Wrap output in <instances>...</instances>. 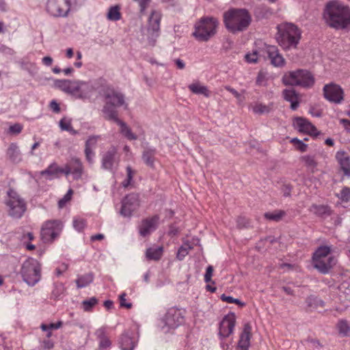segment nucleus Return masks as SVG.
I'll list each match as a JSON object with an SVG mask.
<instances>
[{"mask_svg": "<svg viewBox=\"0 0 350 350\" xmlns=\"http://www.w3.org/2000/svg\"><path fill=\"white\" fill-rule=\"evenodd\" d=\"M59 126L62 131H68L71 126V119L66 117L63 118L59 122Z\"/></svg>", "mask_w": 350, "mask_h": 350, "instance_id": "864d4df0", "label": "nucleus"}, {"mask_svg": "<svg viewBox=\"0 0 350 350\" xmlns=\"http://www.w3.org/2000/svg\"><path fill=\"white\" fill-rule=\"evenodd\" d=\"M54 344L50 339H45L42 341V347L44 349H51L53 347Z\"/></svg>", "mask_w": 350, "mask_h": 350, "instance_id": "bf43d9fd", "label": "nucleus"}, {"mask_svg": "<svg viewBox=\"0 0 350 350\" xmlns=\"http://www.w3.org/2000/svg\"><path fill=\"white\" fill-rule=\"evenodd\" d=\"M307 306L310 309H317L324 306V301L314 295H310L306 299Z\"/></svg>", "mask_w": 350, "mask_h": 350, "instance_id": "f704fd0d", "label": "nucleus"}, {"mask_svg": "<svg viewBox=\"0 0 350 350\" xmlns=\"http://www.w3.org/2000/svg\"><path fill=\"white\" fill-rule=\"evenodd\" d=\"M100 137L98 135H92L90 136L85 142V154L87 161L90 163H93L94 157L95 155L94 149L96 148L98 139Z\"/></svg>", "mask_w": 350, "mask_h": 350, "instance_id": "b1692460", "label": "nucleus"}, {"mask_svg": "<svg viewBox=\"0 0 350 350\" xmlns=\"http://www.w3.org/2000/svg\"><path fill=\"white\" fill-rule=\"evenodd\" d=\"M50 108L55 113H59L60 111V107H59V104L55 100H53L51 103H50Z\"/></svg>", "mask_w": 350, "mask_h": 350, "instance_id": "680f3d73", "label": "nucleus"}, {"mask_svg": "<svg viewBox=\"0 0 350 350\" xmlns=\"http://www.w3.org/2000/svg\"><path fill=\"white\" fill-rule=\"evenodd\" d=\"M310 211L318 217L323 219L332 215L331 208L327 205L313 204L310 208Z\"/></svg>", "mask_w": 350, "mask_h": 350, "instance_id": "cd10ccee", "label": "nucleus"}, {"mask_svg": "<svg viewBox=\"0 0 350 350\" xmlns=\"http://www.w3.org/2000/svg\"><path fill=\"white\" fill-rule=\"evenodd\" d=\"M293 125L299 132L307 133L315 137L319 135V132L317 131L315 126L306 118L301 117L295 118L293 121Z\"/></svg>", "mask_w": 350, "mask_h": 350, "instance_id": "6ab92c4d", "label": "nucleus"}, {"mask_svg": "<svg viewBox=\"0 0 350 350\" xmlns=\"http://www.w3.org/2000/svg\"><path fill=\"white\" fill-rule=\"evenodd\" d=\"M189 89L194 94L208 96V90L206 87L200 83H192L189 85Z\"/></svg>", "mask_w": 350, "mask_h": 350, "instance_id": "58836bf2", "label": "nucleus"}, {"mask_svg": "<svg viewBox=\"0 0 350 350\" xmlns=\"http://www.w3.org/2000/svg\"><path fill=\"white\" fill-rule=\"evenodd\" d=\"M285 98L286 101L291 103V109L293 111L297 110L301 100L300 95L293 89H286Z\"/></svg>", "mask_w": 350, "mask_h": 350, "instance_id": "393cba45", "label": "nucleus"}, {"mask_svg": "<svg viewBox=\"0 0 350 350\" xmlns=\"http://www.w3.org/2000/svg\"><path fill=\"white\" fill-rule=\"evenodd\" d=\"M122 350H133L135 347V342L127 334H122L120 340Z\"/></svg>", "mask_w": 350, "mask_h": 350, "instance_id": "72a5a7b5", "label": "nucleus"}, {"mask_svg": "<svg viewBox=\"0 0 350 350\" xmlns=\"http://www.w3.org/2000/svg\"><path fill=\"white\" fill-rule=\"evenodd\" d=\"M258 53H261L262 55H267V57L271 61V64L274 66L278 67L283 65L284 59L282 55L279 53L277 46L273 45H267L264 44L262 48H261ZM258 52L254 51L252 54L245 55V59L249 63H256L257 62Z\"/></svg>", "mask_w": 350, "mask_h": 350, "instance_id": "6e6552de", "label": "nucleus"}, {"mask_svg": "<svg viewBox=\"0 0 350 350\" xmlns=\"http://www.w3.org/2000/svg\"><path fill=\"white\" fill-rule=\"evenodd\" d=\"M343 90L340 86L334 84H327L323 87L324 97L331 103H340L343 99Z\"/></svg>", "mask_w": 350, "mask_h": 350, "instance_id": "f3484780", "label": "nucleus"}, {"mask_svg": "<svg viewBox=\"0 0 350 350\" xmlns=\"http://www.w3.org/2000/svg\"><path fill=\"white\" fill-rule=\"evenodd\" d=\"M237 226L239 228L245 227V226H246V224H247L246 219L245 217H239L237 219Z\"/></svg>", "mask_w": 350, "mask_h": 350, "instance_id": "338daca9", "label": "nucleus"}, {"mask_svg": "<svg viewBox=\"0 0 350 350\" xmlns=\"http://www.w3.org/2000/svg\"><path fill=\"white\" fill-rule=\"evenodd\" d=\"M75 81H70L68 79H56L54 81V85L55 88H59L62 91L71 94H74V85Z\"/></svg>", "mask_w": 350, "mask_h": 350, "instance_id": "bb28decb", "label": "nucleus"}, {"mask_svg": "<svg viewBox=\"0 0 350 350\" xmlns=\"http://www.w3.org/2000/svg\"><path fill=\"white\" fill-rule=\"evenodd\" d=\"M84 0H48L46 11L55 17H65L71 8L82 5Z\"/></svg>", "mask_w": 350, "mask_h": 350, "instance_id": "423d86ee", "label": "nucleus"}, {"mask_svg": "<svg viewBox=\"0 0 350 350\" xmlns=\"http://www.w3.org/2000/svg\"><path fill=\"white\" fill-rule=\"evenodd\" d=\"M278 36L276 37L280 45L284 44V26L282 24L278 25Z\"/></svg>", "mask_w": 350, "mask_h": 350, "instance_id": "603ef678", "label": "nucleus"}, {"mask_svg": "<svg viewBox=\"0 0 350 350\" xmlns=\"http://www.w3.org/2000/svg\"><path fill=\"white\" fill-rule=\"evenodd\" d=\"M23 129V126L21 124L16 123L12 125L8 129V133L12 135L19 134Z\"/></svg>", "mask_w": 350, "mask_h": 350, "instance_id": "5fc2aeb1", "label": "nucleus"}, {"mask_svg": "<svg viewBox=\"0 0 350 350\" xmlns=\"http://www.w3.org/2000/svg\"><path fill=\"white\" fill-rule=\"evenodd\" d=\"M135 1H137L139 4L141 12H143L146 10L148 3L150 1V0H135Z\"/></svg>", "mask_w": 350, "mask_h": 350, "instance_id": "e2e57ef3", "label": "nucleus"}, {"mask_svg": "<svg viewBox=\"0 0 350 350\" xmlns=\"http://www.w3.org/2000/svg\"><path fill=\"white\" fill-rule=\"evenodd\" d=\"M183 317L179 310L170 309L165 314L163 319L165 326L163 327V329H164L165 327H167V329L164 330V332H168L170 329H174L179 326L183 321Z\"/></svg>", "mask_w": 350, "mask_h": 350, "instance_id": "a211bd4d", "label": "nucleus"}, {"mask_svg": "<svg viewBox=\"0 0 350 350\" xmlns=\"http://www.w3.org/2000/svg\"><path fill=\"white\" fill-rule=\"evenodd\" d=\"M157 154V150L154 148L152 147H146L144 148L142 152V160L144 163L150 167H154V161H155V155Z\"/></svg>", "mask_w": 350, "mask_h": 350, "instance_id": "a878e982", "label": "nucleus"}, {"mask_svg": "<svg viewBox=\"0 0 350 350\" xmlns=\"http://www.w3.org/2000/svg\"><path fill=\"white\" fill-rule=\"evenodd\" d=\"M126 294L125 293H122L120 296V304L121 307L131 308L132 307V304L126 302Z\"/></svg>", "mask_w": 350, "mask_h": 350, "instance_id": "4d7b16f0", "label": "nucleus"}, {"mask_svg": "<svg viewBox=\"0 0 350 350\" xmlns=\"http://www.w3.org/2000/svg\"><path fill=\"white\" fill-rule=\"evenodd\" d=\"M72 170V174L74 176V178H79L82 174L83 167L80 160L77 158H73L69 162Z\"/></svg>", "mask_w": 350, "mask_h": 350, "instance_id": "7c9ffc66", "label": "nucleus"}, {"mask_svg": "<svg viewBox=\"0 0 350 350\" xmlns=\"http://www.w3.org/2000/svg\"><path fill=\"white\" fill-rule=\"evenodd\" d=\"M7 195L5 204L8 207L9 215L16 219L21 218L26 211L25 200L12 189L8 191Z\"/></svg>", "mask_w": 350, "mask_h": 350, "instance_id": "1a4fd4ad", "label": "nucleus"}, {"mask_svg": "<svg viewBox=\"0 0 350 350\" xmlns=\"http://www.w3.org/2000/svg\"><path fill=\"white\" fill-rule=\"evenodd\" d=\"M97 303H98V299L96 297H92L90 299L83 301L82 306L85 311L89 312V311L92 310V308L96 304H97Z\"/></svg>", "mask_w": 350, "mask_h": 350, "instance_id": "a18cd8bd", "label": "nucleus"}, {"mask_svg": "<svg viewBox=\"0 0 350 350\" xmlns=\"http://www.w3.org/2000/svg\"><path fill=\"white\" fill-rule=\"evenodd\" d=\"M338 332L340 334L343 336H347L348 332H349V327L348 325V323L345 320H340L338 325Z\"/></svg>", "mask_w": 350, "mask_h": 350, "instance_id": "de8ad7c7", "label": "nucleus"}, {"mask_svg": "<svg viewBox=\"0 0 350 350\" xmlns=\"http://www.w3.org/2000/svg\"><path fill=\"white\" fill-rule=\"evenodd\" d=\"M126 178L122 182V185L124 187H127L130 184L133 179L134 174H135V171H134L131 166L126 167Z\"/></svg>", "mask_w": 350, "mask_h": 350, "instance_id": "49530a36", "label": "nucleus"}, {"mask_svg": "<svg viewBox=\"0 0 350 350\" xmlns=\"http://www.w3.org/2000/svg\"><path fill=\"white\" fill-rule=\"evenodd\" d=\"M236 319L233 313L225 316L219 324V336L222 340L228 337L234 330Z\"/></svg>", "mask_w": 350, "mask_h": 350, "instance_id": "aec40b11", "label": "nucleus"}, {"mask_svg": "<svg viewBox=\"0 0 350 350\" xmlns=\"http://www.w3.org/2000/svg\"><path fill=\"white\" fill-rule=\"evenodd\" d=\"M107 19L111 21H118L120 17V8L118 5L111 7L107 15Z\"/></svg>", "mask_w": 350, "mask_h": 350, "instance_id": "79ce46f5", "label": "nucleus"}, {"mask_svg": "<svg viewBox=\"0 0 350 350\" xmlns=\"http://www.w3.org/2000/svg\"><path fill=\"white\" fill-rule=\"evenodd\" d=\"M284 211L282 210H275L273 212H267L264 214L265 218L269 221L278 222L281 221L284 216Z\"/></svg>", "mask_w": 350, "mask_h": 350, "instance_id": "c9c22d12", "label": "nucleus"}, {"mask_svg": "<svg viewBox=\"0 0 350 350\" xmlns=\"http://www.w3.org/2000/svg\"><path fill=\"white\" fill-rule=\"evenodd\" d=\"M179 232V230L178 228L174 226H171L170 230H169V234L170 236H175L177 235Z\"/></svg>", "mask_w": 350, "mask_h": 350, "instance_id": "774afa93", "label": "nucleus"}, {"mask_svg": "<svg viewBox=\"0 0 350 350\" xmlns=\"http://www.w3.org/2000/svg\"><path fill=\"white\" fill-rule=\"evenodd\" d=\"M63 225L59 220H49L46 221L40 231L41 239L44 243L52 242L62 231Z\"/></svg>", "mask_w": 350, "mask_h": 350, "instance_id": "ddd939ff", "label": "nucleus"}, {"mask_svg": "<svg viewBox=\"0 0 350 350\" xmlns=\"http://www.w3.org/2000/svg\"><path fill=\"white\" fill-rule=\"evenodd\" d=\"M93 279H94V276H93V274L91 273L81 275L76 280L77 286L78 288L85 287L88 284H90L91 282H92Z\"/></svg>", "mask_w": 350, "mask_h": 350, "instance_id": "e433bc0d", "label": "nucleus"}, {"mask_svg": "<svg viewBox=\"0 0 350 350\" xmlns=\"http://www.w3.org/2000/svg\"><path fill=\"white\" fill-rule=\"evenodd\" d=\"M253 112L258 115L268 114L272 111L271 105H265L262 103H257L253 107Z\"/></svg>", "mask_w": 350, "mask_h": 350, "instance_id": "a19ab883", "label": "nucleus"}, {"mask_svg": "<svg viewBox=\"0 0 350 350\" xmlns=\"http://www.w3.org/2000/svg\"><path fill=\"white\" fill-rule=\"evenodd\" d=\"M309 112L313 117L320 118L322 116V111L319 109L312 108L309 110Z\"/></svg>", "mask_w": 350, "mask_h": 350, "instance_id": "69168bd1", "label": "nucleus"}, {"mask_svg": "<svg viewBox=\"0 0 350 350\" xmlns=\"http://www.w3.org/2000/svg\"><path fill=\"white\" fill-rule=\"evenodd\" d=\"M301 34V30L297 25L291 23H286V56L293 61L297 59V55L291 57L288 51L297 50Z\"/></svg>", "mask_w": 350, "mask_h": 350, "instance_id": "9d476101", "label": "nucleus"}, {"mask_svg": "<svg viewBox=\"0 0 350 350\" xmlns=\"http://www.w3.org/2000/svg\"><path fill=\"white\" fill-rule=\"evenodd\" d=\"M332 245H320L312 255L313 267L321 273L327 274L336 264V258L331 255Z\"/></svg>", "mask_w": 350, "mask_h": 350, "instance_id": "7ed1b4c3", "label": "nucleus"}, {"mask_svg": "<svg viewBox=\"0 0 350 350\" xmlns=\"http://www.w3.org/2000/svg\"><path fill=\"white\" fill-rule=\"evenodd\" d=\"M40 271V265L38 260L33 258H28L23 263L21 273L23 281L29 286H33L41 278Z\"/></svg>", "mask_w": 350, "mask_h": 350, "instance_id": "0eeeda50", "label": "nucleus"}, {"mask_svg": "<svg viewBox=\"0 0 350 350\" xmlns=\"http://www.w3.org/2000/svg\"><path fill=\"white\" fill-rule=\"evenodd\" d=\"M163 254V247H156L147 249L146 258L149 260H159Z\"/></svg>", "mask_w": 350, "mask_h": 350, "instance_id": "473e14b6", "label": "nucleus"}, {"mask_svg": "<svg viewBox=\"0 0 350 350\" xmlns=\"http://www.w3.org/2000/svg\"><path fill=\"white\" fill-rule=\"evenodd\" d=\"M162 17V13L159 10H152L148 18V44L154 46L157 39L160 35V23Z\"/></svg>", "mask_w": 350, "mask_h": 350, "instance_id": "f8f14e48", "label": "nucleus"}, {"mask_svg": "<svg viewBox=\"0 0 350 350\" xmlns=\"http://www.w3.org/2000/svg\"><path fill=\"white\" fill-rule=\"evenodd\" d=\"M265 74L262 72H260L256 78V83L258 85H265Z\"/></svg>", "mask_w": 350, "mask_h": 350, "instance_id": "052dcab7", "label": "nucleus"}, {"mask_svg": "<svg viewBox=\"0 0 350 350\" xmlns=\"http://www.w3.org/2000/svg\"><path fill=\"white\" fill-rule=\"evenodd\" d=\"M213 272V267L211 265L208 266L206 267V273L204 275V281L206 283H208V282H211Z\"/></svg>", "mask_w": 350, "mask_h": 350, "instance_id": "6e6d98bb", "label": "nucleus"}, {"mask_svg": "<svg viewBox=\"0 0 350 350\" xmlns=\"http://www.w3.org/2000/svg\"><path fill=\"white\" fill-rule=\"evenodd\" d=\"M120 157L115 146H111L102 154L101 167L105 170L113 172L118 165Z\"/></svg>", "mask_w": 350, "mask_h": 350, "instance_id": "dca6fc26", "label": "nucleus"}, {"mask_svg": "<svg viewBox=\"0 0 350 350\" xmlns=\"http://www.w3.org/2000/svg\"><path fill=\"white\" fill-rule=\"evenodd\" d=\"M314 83V78L312 73L307 70L298 69L289 72L288 77L286 75V85L311 88Z\"/></svg>", "mask_w": 350, "mask_h": 350, "instance_id": "9b49d317", "label": "nucleus"}, {"mask_svg": "<svg viewBox=\"0 0 350 350\" xmlns=\"http://www.w3.org/2000/svg\"><path fill=\"white\" fill-rule=\"evenodd\" d=\"M338 198L343 202H350V188L345 187L341 191L340 194L338 195Z\"/></svg>", "mask_w": 350, "mask_h": 350, "instance_id": "8fccbe9b", "label": "nucleus"}, {"mask_svg": "<svg viewBox=\"0 0 350 350\" xmlns=\"http://www.w3.org/2000/svg\"><path fill=\"white\" fill-rule=\"evenodd\" d=\"M74 85L73 96L81 99L90 98L97 89L96 82L92 81H83L75 80Z\"/></svg>", "mask_w": 350, "mask_h": 350, "instance_id": "4468645a", "label": "nucleus"}, {"mask_svg": "<svg viewBox=\"0 0 350 350\" xmlns=\"http://www.w3.org/2000/svg\"><path fill=\"white\" fill-rule=\"evenodd\" d=\"M59 172L65 174L68 176L70 174H72V170L69 163L66 164L64 167L61 168Z\"/></svg>", "mask_w": 350, "mask_h": 350, "instance_id": "0e129e2a", "label": "nucleus"}, {"mask_svg": "<svg viewBox=\"0 0 350 350\" xmlns=\"http://www.w3.org/2000/svg\"><path fill=\"white\" fill-rule=\"evenodd\" d=\"M323 18L335 29H350V7L338 0L329 1L325 5Z\"/></svg>", "mask_w": 350, "mask_h": 350, "instance_id": "f257e3e1", "label": "nucleus"}, {"mask_svg": "<svg viewBox=\"0 0 350 350\" xmlns=\"http://www.w3.org/2000/svg\"><path fill=\"white\" fill-rule=\"evenodd\" d=\"M139 206V195L130 193L126 196L122 200V206L120 213L124 217H131Z\"/></svg>", "mask_w": 350, "mask_h": 350, "instance_id": "2eb2a0df", "label": "nucleus"}, {"mask_svg": "<svg viewBox=\"0 0 350 350\" xmlns=\"http://www.w3.org/2000/svg\"><path fill=\"white\" fill-rule=\"evenodd\" d=\"M252 327L249 323L244 325L238 342V350H248L250 345Z\"/></svg>", "mask_w": 350, "mask_h": 350, "instance_id": "5701e85b", "label": "nucleus"}, {"mask_svg": "<svg viewBox=\"0 0 350 350\" xmlns=\"http://www.w3.org/2000/svg\"><path fill=\"white\" fill-rule=\"evenodd\" d=\"M221 299L223 301H225V302H227L229 304H232V303L236 304L240 306L241 307H243L245 306V303L241 302L239 299L233 298L231 296H228L225 294H222L221 295Z\"/></svg>", "mask_w": 350, "mask_h": 350, "instance_id": "09e8293b", "label": "nucleus"}, {"mask_svg": "<svg viewBox=\"0 0 350 350\" xmlns=\"http://www.w3.org/2000/svg\"><path fill=\"white\" fill-rule=\"evenodd\" d=\"M336 159L345 176L350 177V157L344 150L336 152Z\"/></svg>", "mask_w": 350, "mask_h": 350, "instance_id": "4be33fe9", "label": "nucleus"}, {"mask_svg": "<svg viewBox=\"0 0 350 350\" xmlns=\"http://www.w3.org/2000/svg\"><path fill=\"white\" fill-rule=\"evenodd\" d=\"M290 142L293 144L295 148L297 150H299L301 152H304L307 150L308 145L304 143L303 141L299 139L298 138H292Z\"/></svg>", "mask_w": 350, "mask_h": 350, "instance_id": "c03bdc74", "label": "nucleus"}, {"mask_svg": "<svg viewBox=\"0 0 350 350\" xmlns=\"http://www.w3.org/2000/svg\"><path fill=\"white\" fill-rule=\"evenodd\" d=\"M85 226V221L83 219L80 217H75L73 219V227L75 230L81 232Z\"/></svg>", "mask_w": 350, "mask_h": 350, "instance_id": "3c124183", "label": "nucleus"}, {"mask_svg": "<svg viewBox=\"0 0 350 350\" xmlns=\"http://www.w3.org/2000/svg\"><path fill=\"white\" fill-rule=\"evenodd\" d=\"M218 21L214 17H203L196 24L193 36L202 42H207L216 33Z\"/></svg>", "mask_w": 350, "mask_h": 350, "instance_id": "39448f33", "label": "nucleus"}, {"mask_svg": "<svg viewBox=\"0 0 350 350\" xmlns=\"http://www.w3.org/2000/svg\"><path fill=\"white\" fill-rule=\"evenodd\" d=\"M8 159L13 163H17L21 161V155L18 146L15 143H12L7 150Z\"/></svg>", "mask_w": 350, "mask_h": 350, "instance_id": "c85d7f7f", "label": "nucleus"}, {"mask_svg": "<svg viewBox=\"0 0 350 350\" xmlns=\"http://www.w3.org/2000/svg\"><path fill=\"white\" fill-rule=\"evenodd\" d=\"M159 217L154 215L143 219L139 226V233L140 236L146 237L154 232L158 226Z\"/></svg>", "mask_w": 350, "mask_h": 350, "instance_id": "412c9836", "label": "nucleus"}, {"mask_svg": "<svg viewBox=\"0 0 350 350\" xmlns=\"http://www.w3.org/2000/svg\"><path fill=\"white\" fill-rule=\"evenodd\" d=\"M111 120L116 122L120 126V133L129 140H135L137 137L135 134L133 133L131 130L127 126V125L120 120L118 117L113 118Z\"/></svg>", "mask_w": 350, "mask_h": 350, "instance_id": "c756f323", "label": "nucleus"}, {"mask_svg": "<svg viewBox=\"0 0 350 350\" xmlns=\"http://www.w3.org/2000/svg\"><path fill=\"white\" fill-rule=\"evenodd\" d=\"M64 291V286L60 284L59 286H57L55 288L53 291L52 295L55 298H58Z\"/></svg>", "mask_w": 350, "mask_h": 350, "instance_id": "13d9d810", "label": "nucleus"}, {"mask_svg": "<svg viewBox=\"0 0 350 350\" xmlns=\"http://www.w3.org/2000/svg\"><path fill=\"white\" fill-rule=\"evenodd\" d=\"M103 96L105 105L103 107V112L105 114V118L107 120H112L118 117V111L116 108L121 106H124L125 108L127 107L124 100V95L113 88H106L103 92Z\"/></svg>", "mask_w": 350, "mask_h": 350, "instance_id": "20e7f679", "label": "nucleus"}, {"mask_svg": "<svg viewBox=\"0 0 350 350\" xmlns=\"http://www.w3.org/2000/svg\"><path fill=\"white\" fill-rule=\"evenodd\" d=\"M301 161L304 165L311 170H313L317 166V162L315 157L313 155H304L301 157Z\"/></svg>", "mask_w": 350, "mask_h": 350, "instance_id": "ea45409f", "label": "nucleus"}, {"mask_svg": "<svg viewBox=\"0 0 350 350\" xmlns=\"http://www.w3.org/2000/svg\"><path fill=\"white\" fill-rule=\"evenodd\" d=\"M252 21L251 14L245 9L233 8L224 14L225 27L233 34L245 31L250 25Z\"/></svg>", "mask_w": 350, "mask_h": 350, "instance_id": "f03ea898", "label": "nucleus"}, {"mask_svg": "<svg viewBox=\"0 0 350 350\" xmlns=\"http://www.w3.org/2000/svg\"><path fill=\"white\" fill-rule=\"evenodd\" d=\"M96 335L99 339V347L105 349L111 345V341L106 335L105 329L104 327L99 328L96 332Z\"/></svg>", "mask_w": 350, "mask_h": 350, "instance_id": "2f4dec72", "label": "nucleus"}, {"mask_svg": "<svg viewBox=\"0 0 350 350\" xmlns=\"http://www.w3.org/2000/svg\"><path fill=\"white\" fill-rule=\"evenodd\" d=\"M60 167L57 164H51L45 170L41 172L42 176L47 175L49 176V179H52L57 177V174L59 173Z\"/></svg>", "mask_w": 350, "mask_h": 350, "instance_id": "4c0bfd02", "label": "nucleus"}, {"mask_svg": "<svg viewBox=\"0 0 350 350\" xmlns=\"http://www.w3.org/2000/svg\"><path fill=\"white\" fill-rule=\"evenodd\" d=\"M193 249L191 245L188 243H184L178 249L176 258L179 260H183L184 258L188 254L189 251Z\"/></svg>", "mask_w": 350, "mask_h": 350, "instance_id": "37998d69", "label": "nucleus"}]
</instances>
